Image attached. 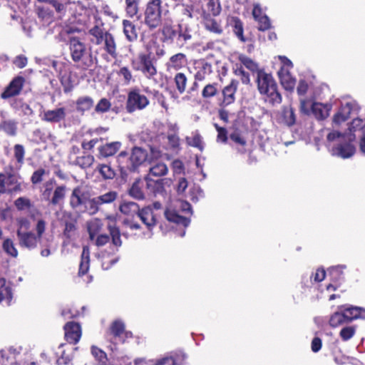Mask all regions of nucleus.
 Wrapping results in <instances>:
<instances>
[{
    "label": "nucleus",
    "instance_id": "ea45409f",
    "mask_svg": "<svg viewBox=\"0 0 365 365\" xmlns=\"http://www.w3.org/2000/svg\"><path fill=\"white\" fill-rule=\"evenodd\" d=\"M118 197V193L114 190H109L98 196H96L98 202L101 205H109L113 203Z\"/></svg>",
    "mask_w": 365,
    "mask_h": 365
},
{
    "label": "nucleus",
    "instance_id": "4c0bfd02",
    "mask_svg": "<svg viewBox=\"0 0 365 365\" xmlns=\"http://www.w3.org/2000/svg\"><path fill=\"white\" fill-rule=\"evenodd\" d=\"M116 73L123 85L128 86L135 81L131 70L127 66L120 67Z\"/></svg>",
    "mask_w": 365,
    "mask_h": 365
},
{
    "label": "nucleus",
    "instance_id": "39448f33",
    "mask_svg": "<svg viewBox=\"0 0 365 365\" xmlns=\"http://www.w3.org/2000/svg\"><path fill=\"white\" fill-rule=\"evenodd\" d=\"M168 12L163 9L162 0H149L144 12V23L150 29H155L162 24V16Z\"/></svg>",
    "mask_w": 365,
    "mask_h": 365
},
{
    "label": "nucleus",
    "instance_id": "a211bd4d",
    "mask_svg": "<svg viewBox=\"0 0 365 365\" xmlns=\"http://www.w3.org/2000/svg\"><path fill=\"white\" fill-rule=\"evenodd\" d=\"M177 33V45L179 46H183L192 38V30L187 24L183 23V19L178 20Z\"/></svg>",
    "mask_w": 365,
    "mask_h": 365
},
{
    "label": "nucleus",
    "instance_id": "4be33fe9",
    "mask_svg": "<svg viewBox=\"0 0 365 365\" xmlns=\"http://www.w3.org/2000/svg\"><path fill=\"white\" fill-rule=\"evenodd\" d=\"M279 121L289 127L292 126L296 123V114L292 106H284L280 112Z\"/></svg>",
    "mask_w": 365,
    "mask_h": 365
},
{
    "label": "nucleus",
    "instance_id": "bb28decb",
    "mask_svg": "<svg viewBox=\"0 0 365 365\" xmlns=\"http://www.w3.org/2000/svg\"><path fill=\"white\" fill-rule=\"evenodd\" d=\"M187 57L182 53H178L172 56L166 66L168 70H179L187 64Z\"/></svg>",
    "mask_w": 365,
    "mask_h": 365
},
{
    "label": "nucleus",
    "instance_id": "aec40b11",
    "mask_svg": "<svg viewBox=\"0 0 365 365\" xmlns=\"http://www.w3.org/2000/svg\"><path fill=\"white\" fill-rule=\"evenodd\" d=\"M88 29L89 34L96 39L94 43L96 45L101 44L103 42L106 34H108V31H105L103 28V23L100 17L96 19V22H93V25Z\"/></svg>",
    "mask_w": 365,
    "mask_h": 365
},
{
    "label": "nucleus",
    "instance_id": "4468645a",
    "mask_svg": "<svg viewBox=\"0 0 365 365\" xmlns=\"http://www.w3.org/2000/svg\"><path fill=\"white\" fill-rule=\"evenodd\" d=\"M147 159V153L140 148L135 147L133 149L129 158L126 169L130 171H135Z\"/></svg>",
    "mask_w": 365,
    "mask_h": 365
},
{
    "label": "nucleus",
    "instance_id": "f3484780",
    "mask_svg": "<svg viewBox=\"0 0 365 365\" xmlns=\"http://www.w3.org/2000/svg\"><path fill=\"white\" fill-rule=\"evenodd\" d=\"M65 338L70 344H76L81 336V329L79 324L76 322H68L64 326Z\"/></svg>",
    "mask_w": 365,
    "mask_h": 365
},
{
    "label": "nucleus",
    "instance_id": "ddd939ff",
    "mask_svg": "<svg viewBox=\"0 0 365 365\" xmlns=\"http://www.w3.org/2000/svg\"><path fill=\"white\" fill-rule=\"evenodd\" d=\"M25 79L22 76L14 78L1 94L2 99H8L19 95L23 89Z\"/></svg>",
    "mask_w": 365,
    "mask_h": 365
},
{
    "label": "nucleus",
    "instance_id": "5701e85b",
    "mask_svg": "<svg viewBox=\"0 0 365 365\" xmlns=\"http://www.w3.org/2000/svg\"><path fill=\"white\" fill-rule=\"evenodd\" d=\"M110 331L115 339L120 342H124V337L128 338L132 336L131 333L125 331V325L123 322L120 320H116L113 322L110 327Z\"/></svg>",
    "mask_w": 365,
    "mask_h": 365
},
{
    "label": "nucleus",
    "instance_id": "c85d7f7f",
    "mask_svg": "<svg viewBox=\"0 0 365 365\" xmlns=\"http://www.w3.org/2000/svg\"><path fill=\"white\" fill-rule=\"evenodd\" d=\"M120 147L121 143L115 141L100 146L98 150L102 157L107 158L115 154L120 150Z\"/></svg>",
    "mask_w": 365,
    "mask_h": 365
},
{
    "label": "nucleus",
    "instance_id": "c03bdc74",
    "mask_svg": "<svg viewBox=\"0 0 365 365\" xmlns=\"http://www.w3.org/2000/svg\"><path fill=\"white\" fill-rule=\"evenodd\" d=\"M101 207L98 200L96 197L91 199H87L82 212H86L90 215H94L98 212Z\"/></svg>",
    "mask_w": 365,
    "mask_h": 365
},
{
    "label": "nucleus",
    "instance_id": "6e6552de",
    "mask_svg": "<svg viewBox=\"0 0 365 365\" xmlns=\"http://www.w3.org/2000/svg\"><path fill=\"white\" fill-rule=\"evenodd\" d=\"M148 98L141 93L140 90L135 87L128 92L126 102V110L131 113L136 110H141L149 105Z\"/></svg>",
    "mask_w": 365,
    "mask_h": 365
},
{
    "label": "nucleus",
    "instance_id": "a18cd8bd",
    "mask_svg": "<svg viewBox=\"0 0 365 365\" xmlns=\"http://www.w3.org/2000/svg\"><path fill=\"white\" fill-rule=\"evenodd\" d=\"M186 142L189 145L197 148L201 151L204 148L202 138L197 130L193 132L191 137H187Z\"/></svg>",
    "mask_w": 365,
    "mask_h": 365
},
{
    "label": "nucleus",
    "instance_id": "b1692460",
    "mask_svg": "<svg viewBox=\"0 0 365 365\" xmlns=\"http://www.w3.org/2000/svg\"><path fill=\"white\" fill-rule=\"evenodd\" d=\"M331 109V106L328 103H313L312 105V112L317 120H324L327 118Z\"/></svg>",
    "mask_w": 365,
    "mask_h": 365
},
{
    "label": "nucleus",
    "instance_id": "a19ab883",
    "mask_svg": "<svg viewBox=\"0 0 365 365\" xmlns=\"http://www.w3.org/2000/svg\"><path fill=\"white\" fill-rule=\"evenodd\" d=\"M119 209L123 214L126 215H138L140 210L138 205L134 202H123Z\"/></svg>",
    "mask_w": 365,
    "mask_h": 365
},
{
    "label": "nucleus",
    "instance_id": "f03ea898",
    "mask_svg": "<svg viewBox=\"0 0 365 365\" xmlns=\"http://www.w3.org/2000/svg\"><path fill=\"white\" fill-rule=\"evenodd\" d=\"M68 46L71 59L78 68L86 70L93 64L91 48L78 37L70 38Z\"/></svg>",
    "mask_w": 365,
    "mask_h": 365
},
{
    "label": "nucleus",
    "instance_id": "13d9d810",
    "mask_svg": "<svg viewBox=\"0 0 365 365\" xmlns=\"http://www.w3.org/2000/svg\"><path fill=\"white\" fill-rule=\"evenodd\" d=\"M56 185V180L54 179H50L46 182L43 185V190L42 192V196L44 200H48L51 196L52 190Z\"/></svg>",
    "mask_w": 365,
    "mask_h": 365
},
{
    "label": "nucleus",
    "instance_id": "69168bd1",
    "mask_svg": "<svg viewBox=\"0 0 365 365\" xmlns=\"http://www.w3.org/2000/svg\"><path fill=\"white\" fill-rule=\"evenodd\" d=\"M109 231L112 237L113 244L116 247L121 246L122 242L120 240V231L114 226L109 225Z\"/></svg>",
    "mask_w": 365,
    "mask_h": 365
},
{
    "label": "nucleus",
    "instance_id": "412c9836",
    "mask_svg": "<svg viewBox=\"0 0 365 365\" xmlns=\"http://www.w3.org/2000/svg\"><path fill=\"white\" fill-rule=\"evenodd\" d=\"M87 197L80 187H76L73 190L70 197L71 206L78 211H83V207L87 200Z\"/></svg>",
    "mask_w": 365,
    "mask_h": 365
},
{
    "label": "nucleus",
    "instance_id": "e433bc0d",
    "mask_svg": "<svg viewBox=\"0 0 365 365\" xmlns=\"http://www.w3.org/2000/svg\"><path fill=\"white\" fill-rule=\"evenodd\" d=\"M103 41H104V49L106 52L113 58H116V43L113 35L110 33L106 34Z\"/></svg>",
    "mask_w": 365,
    "mask_h": 365
},
{
    "label": "nucleus",
    "instance_id": "20e7f679",
    "mask_svg": "<svg viewBox=\"0 0 365 365\" xmlns=\"http://www.w3.org/2000/svg\"><path fill=\"white\" fill-rule=\"evenodd\" d=\"M329 142H336V145L331 149L333 155L341 158H349L355 153V147L351 144L355 138V134L345 135L337 131L330 132L327 135Z\"/></svg>",
    "mask_w": 365,
    "mask_h": 365
},
{
    "label": "nucleus",
    "instance_id": "6ab92c4d",
    "mask_svg": "<svg viewBox=\"0 0 365 365\" xmlns=\"http://www.w3.org/2000/svg\"><path fill=\"white\" fill-rule=\"evenodd\" d=\"M237 86L238 82L236 80H232L230 83L223 88V100L220 104L221 106L226 107L235 102Z\"/></svg>",
    "mask_w": 365,
    "mask_h": 365
},
{
    "label": "nucleus",
    "instance_id": "37998d69",
    "mask_svg": "<svg viewBox=\"0 0 365 365\" xmlns=\"http://www.w3.org/2000/svg\"><path fill=\"white\" fill-rule=\"evenodd\" d=\"M102 227V222L98 219H93L88 223V232L91 240H94Z\"/></svg>",
    "mask_w": 365,
    "mask_h": 365
},
{
    "label": "nucleus",
    "instance_id": "3c124183",
    "mask_svg": "<svg viewBox=\"0 0 365 365\" xmlns=\"http://www.w3.org/2000/svg\"><path fill=\"white\" fill-rule=\"evenodd\" d=\"M176 88L180 94L185 91L187 85V77L183 73H178L174 78Z\"/></svg>",
    "mask_w": 365,
    "mask_h": 365
},
{
    "label": "nucleus",
    "instance_id": "f8f14e48",
    "mask_svg": "<svg viewBox=\"0 0 365 365\" xmlns=\"http://www.w3.org/2000/svg\"><path fill=\"white\" fill-rule=\"evenodd\" d=\"M358 110L359 106L356 101L352 100L346 101L341 103L339 111L334 116L333 121L336 124H340L346 120L351 114L357 113Z\"/></svg>",
    "mask_w": 365,
    "mask_h": 365
},
{
    "label": "nucleus",
    "instance_id": "49530a36",
    "mask_svg": "<svg viewBox=\"0 0 365 365\" xmlns=\"http://www.w3.org/2000/svg\"><path fill=\"white\" fill-rule=\"evenodd\" d=\"M3 250L9 256L16 257L18 256V250L14 245V241L10 238H5L2 244Z\"/></svg>",
    "mask_w": 365,
    "mask_h": 365
},
{
    "label": "nucleus",
    "instance_id": "de8ad7c7",
    "mask_svg": "<svg viewBox=\"0 0 365 365\" xmlns=\"http://www.w3.org/2000/svg\"><path fill=\"white\" fill-rule=\"evenodd\" d=\"M346 269L345 265H336L329 269V274L334 282H340L344 279V270Z\"/></svg>",
    "mask_w": 365,
    "mask_h": 365
},
{
    "label": "nucleus",
    "instance_id": "2f4dec72",
    "mask_svg": "<svg viewBox=\"0 0 365 365\" xmlns=\"http://www.w3.org/2000/svg\"><path fill=\"white\" fill-rule=\"evenodd\" d=\"M12 297V290L10 284L6 282L4 278H0V302L5 300L8 304H10Z\"/></svg>",
    "mask_w": 365,
    "mask_h": 365
},
{
    "label": "nucleus",
    "instance_id": "79ce46f5",
    "mask_svg": "<svg viewBox=\"0 0 365 365\" xmlns=\"http://www.w3.org/2000/svg\"><path fill=\"white\" fill-rule=\"evenodd\" d=\"M93 106V101L89 96L80 97L76 101V109L78 111L84 113L91 109Z\"/></svg>",
    "mask_w": 365,
    "mask_h": 365
},
{
    "label": "nucleus",
    "instance_id": "473e14b6",
    "mask_svg": "<svg viewBox=\"0 0 365 365\" xmlns=\"http://www.w3.org/2000/svg\"><path fill=\"white\" fill-rule=\"evenodd\" d=\"M90 266V251L89 248L86 246L83 247V251L81 254V259L79 265V276L85 275L88 269Z\"/></svg>",
    "mask_w": 365,
    "mask_h": 365
},
{
    "label": "nucleus",
    "instance_id": "58836bf2",
    "mask_svg": "<svg viewBox=\"0 0 365 365\" xmlns=\"http://www.w3.org/2000/svg\"><path fill=\"white\" fill-rule=\"evenodd\" d=\"M93 161L94 158L93 155L89 154H83V155L75 158L71 164L78 165L81 168H87L93 164Z\"/></svg>",
    "mask_w": 365,
    "mask_h": 365
},
{
    "label": "nucleus",
    "instance_id": "393cba45",
    "mask_svg": "<svg viewBox=\"0 0 365 365\" xmlns=\"http://www.w3.org/2000/svg\"><path fill=\"white\" fill-rule=\"evenodd\" d=\"M278 76L282 86L287 91H292L295 86L296 80L292 76L289 71L285 68H280Z\"/></svg>",
    "mask_w": 365,
    "mask_h": 365
},
{
    "label": "nucleus",
    "instance_id": "1a4fd4ad",
    "mask_svg": "<svg viewBox=\"0 0 365 365\" xmlns=\"http://www.w3.org/2000/svg\"><path fill=\"white\" fill-rule=\"evenodd\" d=\"M20 178L10 172L0 173V193H13L21 190Z\"/></svg>",
    "mask_w": 365,
    "mask_h": 365
},
{
    "label": "nucleus",
    "instance_id": "774afa93",
    "mask_svg": "<svg viewBox=\"0 0 365 365\" xmlns=\"http://www.w3.org/2000/svg\"><path fill=\"white\" fill-rule=\"evenodd\" d=\"M234 73L236 76L240 77V80L243 84H248L250 83V75L242 66H236L234 69Z\"/></svg>",
    "mask_w": 365,
    "mask_h": 365
},
{
    "label": "nucleus",
    "instance_id": "cd10ccee",
    "mask_svg": "<svg viewBox=\"0 0 365 365\" xmlns=\"http://www.w3.org/2000/svg\"><path fill=\"white\" fill-rule=\"evenodd\" d=\"M195 68L197 71L195 74V80L199 81L205 80V77L212 71V65L205 61L197 63Z\"/></svg>",
    "mask_w": 365,
    "mask_h": 365
},
{
    "label": "nucleus",
    "instance_id": "0eeeda50",
    "mask_svg": "<svg viewBox=\"0 0 365 365\" xmlns=\"http://www.w3.org/2000/svg\"><path fill=\"white\" fill-rule=\"evenodd\" d=\"M168 172V168L165 163L157 160L150 161L149 173L145 178L147 189L150 192L155 193L162 187V183L159 180H152L150 177H162L165 175Z\"/></svg>",
    "mask_w": 365,
    "mask_h": 365
},
{
    "label": "nucleus",
    "instance_id": "72a5a7b5",
    "mask_svg": "<svg viewBox=\"0 0 365 365\" xmlns=\"http://www.w3.org/2000/svg\"><path fill=\"white\" fill-rule=\"evenodd\" d=\"M17 121L13 119L1 120L0 122V130L8 135L14 136L17 133Z\"/></svg>",
    "mask_w": 365,
    "mask_h": 365
},
{
    "label": "nucleus",
    "instance_id": "9d476101",
    "mask_svg": "<svg viewBox=\"0 0 365 365\" xmlns=\"http://www.w3.org/2000/svg\"><path fill=\"white\" fill-rule=\"evenodd\" d=\"M140 66L136 70L140 71L146 78L158 84L157 68L154 65L150 54L140 53L138 56Z\"/></svg>",
    "mask_w": 365,
    "mask_h": 365
},
{
    "label": "nucleus",
    "instance_id": "e2e57ef3",
    "mask_svg": "<svg viewBox=\"0 0 365 365\" xmlns=\"http://www.w3.org/2000/svg\"><path fill=\"white\" fill-rule=\"evenodd\" d=\"M356 329L354 327H345L340 331L339 335L343 341H348L355 334Z\"/></svg>",
    "mask_w": 365,
    "mask_h": 365
},
{
    "label": "nucleus",
    "instance_id": "c756f323",
    "mask_svg": "<svg viewBox=\"0 0 365 365\" xmlns=\"http://www.w3.org/2000/svg\"><path fill=\"white\" fill-rule=\"evenodd\" d=\"M123 33L126 39L130 42H133L138 38V32L135 25L129 20L123 21Z\"/></svg>",
    "mask_w": 365,
    "mask_h": 365
},
{
    "label": "nucleus",
    "instance_id": "864d4df0",
    "mask_svg": "<svg viewBox=\"0 0 365 365\" xmlns=\"http://www.w3.org/2000/svg\"><path fill=\"white\" fill-rule=\"evenodd\" d=\"M346 322H348L342 310L341 312H336L334 313L329 319V324L332 327H336L339 325Z\"/></svg>",
    "mask_w": 365,
    "mask_h": 365
},
{
    "label": "nucleus",
    "instance_id": "7ed1b4c3",
    "mask_svg": "<svg viewBox=\"0 0 365 365\" xmlns=\"http://www.w3.org/2000/svg\"><path fill=\"white\" fill-rule=\"evenodd\" d=\"M46 229V222L43 219H38L35 225V231L24 232L16 231V236L19 245L28 250H34L42 242H52V239L44 237L43 234Z\"/></svg>",
    "mask_w": 365,
    "mask_h": 365
},
{
    "label": "nucleus",
    "instance_id": "4d7b16f0",
    "mask_svg": "<svg viewBox=\"0 0 365 365\" xmlns=\"http://www.w3.org/2000/svg\"><path fill=\"white\" fill-rule=\"evenodd\" d=\"M91 354L95 357V359L98 361L100 365H106L107 356L103 350L95 346H93L91 347Z\"/></svg>",
    "mask_w": 365,
    "mask_h": 365
},
{
    "label": "nucleus",
    "instance_id": "0e129e2a",
    "mask_svg": "<svg viewBox=\"0 0 365 365\" xmlns=\"http://www.w3.org/2000/svg\"><path fill=\"white\" fill-rule=\"evenodd\" d=\"M14 205L19 210H24L31 207V200L26 197H20L14 201Z\"/></svg>",
    "mask_w": 365,
    "mask_h": 365
},
{
    "label": "nucleus",
    "instance_id": "bf43d9fd",
    "mask_svg": "<svg viewBox=\"0 0 365 365\" xmlns=\"http://www.w3.org/2000/svg\"><path fill=\"white\" fill-rule=\"evenodd\" d=\"M76 232V225L74 222L69 221L65 224V229L63 231V235L68 240L73 239Z\"/></svg>",
    "mask_w": 365,
    "mask_h": 365
},
{
    "label": "nucleus",
    "instance_id": "603ef678",
    "mask_svg": "<svg viewBox=\"0 0 365 365\" xmlns=\"http://www.w3.org/2000/svg\"><path fill=\"white\" fill-rule=\"evenodd\" d=\"M349 133H344L345 135L354 134L355 132L360 130H362V133H364V130L365 129V120L359 118H354L349 125Z\"/></svg>",
    "mask_w": 365,
    "mask_h": 365
},
{
    "label": "nucleus",
    "instance_id": "6e6d98bb",
    "mask_svg": "<svg viewBox=\"0 0 365 365\" xmlns=\"http://www.w3.org/2000/svg\"><path fill=\"white\" fill-rule=\"evenodd\" d=\"M98 171L102 177L106 180H110L115 176V170L108 165H100Z\"/></svg>",
    "mask_w": 365,
    "mask_h": 365
},
{
    "label": "nucleus",
    "instance_id": "09e8293b",
    "mask_svg": "<svg viewBox=\"0 0 365 365\" xmlns=\"http://www.w3.org/2000/svg\"><path fill=\"white\" fill-rule=\"evenodd\" d=\"M143 182L141 180L135 181L129 190V194L137 200H142L144 198V193L142 190Z\"/></svg>",
    "mask_w": 365,
    "mask_h": 365
},
{
    "label": "nucleus",
    "instance_id": "f257e3e1",
    "mask_svg": "<svg viewBox=\"0 0 365 365\" xmlns=\"http://www.w3.org/2000/svg\"><path fill=\"white\" fill-rule=\"evenodd\" d=\"M257 89L263 98L272 106L282 103V96L277 90V85L272 76L263 70L258 71L257 75Z\"/></svg>",
    "mask_w": 365,
    "mask_h": 365
},
{
    "label": "nucleus",
    "instance_id": "a878e982",
    "mask_svg": "<svg viewBox=\"0 0 365 365\" xmlns=\"http://www.w3.org/2000/svg\"><path fill=\"white\" fill-rule=\"evenodd\" d=\"M343 312L348 322L354 319H365V309L360 307H349L344 309Z\"/></svg>",
    "mask_w": 365,
    "mask_h": 365
},
{
    "label": "nucleus",
    "instance_id": "f704fd0d",
    "mask_svg": "<svg viewBox=\"0 0 365 365\" xmlns=\"http://www.w3.org/2000/svg\"><path fill=\"white\" fill-rule=\"evenodd\" d=\"M60 81L63 86L64 93L71 92L75 86L77 85L75 77L71 73L62 75L60 78Z\"/></svg>",
    "mask_w": 365,
    "mask_h": 365
},
{
    "label": "nucleus",
    "instance_id": "8fccbe9b",
    "mask_svg": "<svg viewBox=\"0 0 365 365\" xmlns=\"http://www.w3.org/2000/svg\"><path fill=\"white\" fill-rule=\"evenodd\" d=\"M177 27L165 24L162 29V34L165 39L175 41L177 43Z\"/></svg>",
    "mask_w": 365,
    "mask_h": 365
},
{
    "label": "nucleus",
    "instance_id": "680f3d73",
    "mask_svg": "<svg viewBox=\"0 0 365 365\" xmlns=\"http://www.w3.org/2000/svg\"><path fill=\"white\" fill-rule=\"evenodd\" d=\"M125 3L127 14L130 17H133L138 11V0H125Z\"/></svg>",
    "mask_w": 365,
    "mask_h": 365
},
{
    "label": "nucleus",
    "instance_id": "423d86ee",
    "mask_svg": "<svg viewBox=\"0 0 365 365\" xmlns=\"http://www.w3.org/2000/svg\"><path fill=\"white\" fill-rule=\"evenodd\" d=\"M71 9L73 11V22L88 29L99 18L96 9L86 7L80 1L73 2Z\"/></svg>",
    "mask_w": 365,
    "mask_h": 365
},
{
    "label": "nucleus",
    "instance_id": "052dcab7",
    "mask_svg": "<svg viewBox=\"0 0 365 365\" xmlns=\"http://www.w3.org/2000/svg\"><path fill=\"white\" fill-rule=\"evenodd\" d=\"M207 6L208 11L214 16H218L222 10L220 0H209Z\"/></svg>",
    "mask_w": 365,
    "mask_h": 365
},
{
    "label": "nucleus",
    "instance_id": "c9c22d12",
    "mask_svg": "<svg viewBox=\"0 0 365 365\" xmlns=\"http://www.w3.org/2000/svg\"><path fill=\"white\" fill-rule=\"evenodd\" d=\"M66 187L65 185H59L56 187L53 195L48 200L49 203L56 205L62 202L66 196Z\"/></svg>",
    "mask_w": 365,
    "mask_h": 365
},
{
    "label": "nucleus",
    "instance_id": "338daca9",
    "mask_svg": "<svg viewBox=\"0 0 365 365\" xmlns=\"http://www.w3.org/2000/svg\"><path fill=\"white\" fill-rule=\"evenodd\" d=\"M14 157L20 165H22L24 163V155H25V150L22 145L16 144L14 148Z\"/></svg>",
    "mask_w": 365,
    "mask_h": 365
},
{
    "label": "nucleus",
    "instance_id": "5fc2aeb1",
    "mask_svg": "<svg viewBox=\"0 0 365 365\" xmlns=\"http://www.w3.org/2000/svg\"><path fill=\"white\" fill-rule=\"evenodd\" d=\"M239 61L242 64H243L247 69L250 71L255 72L259 71L258 69V65L256 62H255L252 59L250 58L245 56V55H240L239 56Z\"/></svg>",
    "mask_w": 365,
    "mask_h": 365
},
{
    "label": "nucleus",
    "instance_id": "dca6fc26",
    "mask_svg": "<svg viewBox=\"0 0 365 365\" xmlns=\"http://www.w3.org/2000/svg\"><path fill=\"white\" fill-rule=\"evenodd\" d=\"M157 215L158 213L155 212L150 206L140 210L138 214V217L150 230H151L157 223Z\"/></svg>",
    "mask_w": 365,
    "mask_h": 365
},
{
    "label": "nucleus",
    "instance_id": "9b49d317",
    "mask_svg": "<svg viewBox=\"0 0 365 365\" xmlns=\"http://www.w3.org/2000/svg\"><path fill=\"white\" fill-rule=\"evenodd\" d=\"M180 212V210L169 207L165 211V217L168 222L175 224L179 227L180 230L178 235L180 237H184L185 235V228L190 225V220L185 216L181 215Z\"/></svg>",
    "mask_w": 365,
    "mask_h": 365
},
{
    "label": "nucleus",
    "instance_id": "2eb2a0df",
    "mask_svg": "<svg viewBox=\"0 0 365 365\" xmlns=\"http://www.w3.org/2000/svg\"><path fill=\"white\" fill-rule=\"evenodd\" d=\"M66 116L65 108H57L52 110H44L41 115L42 120L50 123H57L63 120Z\"/></svg>",
    "mask_w": 365,
    "mask_h": 365
},
{
    "label": "nucleus",
    "instance_id": "7c9ffc66",
    "mask_svg": "<svg viewBox=\"0 0 365 365\" xmlns=\"http://www.w3.org/2000/svg\"><path fill=\"white\" fill-rule=\"evenodd\" d=\"M175 15L178 17H187L188 19L192 18L193 6L192 5L185 4L182 3H177L173 8Z\"/></svg>",
    "mask_w": 365,
    "mask_h": 365
}]
</instances>
